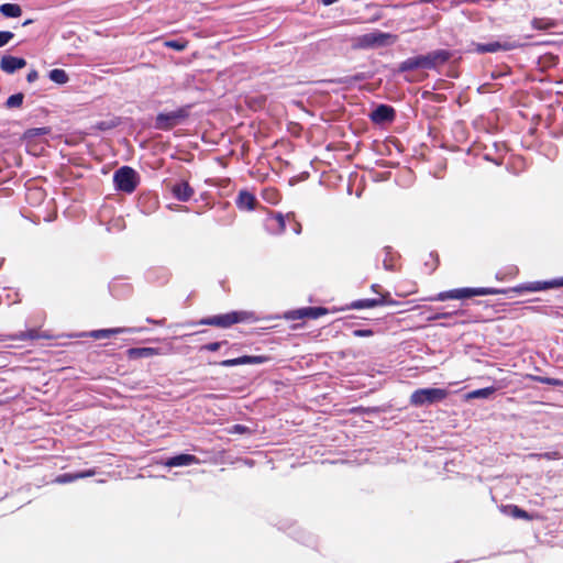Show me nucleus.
Here are the masks:
<instances>
[{"mask_svg": "<svg viewBox=\"0 0 563 563\" xmlns=\"http://www.w3.org/2000/svg\"><path fill=\"white\" fill-rule=\"evenodd\" d=\"M95 474H96V472L93 470H89L86 472H79V473H75V474H62V475L57 476L54 479V482L57 484H67V483L77 481L79 478L93 476Z\"/></svg>", "mask_w": 563, "mask_h": 563, "instance_id": "obj_12", "label": "nucleus"}, {"mask_svg": "<svg viewBox=\"0 0 563 563\" xmlns=\"http://www.w3.org/2000/svg\"><path fill=\"white\" fill-rule=\"evenodd\" d=\"M449 391L443 388H421L415 390L410 396V404L416 407L432 405L445 399Z\"/></svg>", "mask_w": 563, "mask_h": 563, "instance_id": "obj_2", "label": "nucleus"}, {"mask_svg": "<svg viewBox=\"0 0 563 563\" xmlns=\"http://www.w3.org/2000/svg\"><path fill=\"white\" fill-rule=\"evenodd\" d=\"M196 462H197V457L195 455L180 454V455L170 457L169 460H167V462L165 464H166V466L174 467V466L190 465Z\"/></svg>", "mask_w": 563, "mask_h": 563, "instance_id": "obj_13", "label": "nucleus"}, {"mask_svg": "<svg viewBox=\"0 0 563 563\" xmlns=\"http://www.w3.org/2000/svg\"><path fill=\"white\" fill-rule=\"evenodd\" d=\"M495 391H496L495 387H486V388H482V389H476V390L467 393L465 395V399L471 400V399H476V398H488Z\"/></svg>", "mask_w": 563, "mask_h": 563, "instance_id": "obj_19", "label": "nucleus"}, {"mask_svg": "<svg viewBox=\"0 0 563 563\" xmlns=\"http://www.w3.org/2000/svg\"><path fill=\"white\" fill-rule=\"evenodd\" d=\"M172 191L175 197L181 201L189 200L194 195V189L186 181L174 185Z\"/></svg>", "mask_w": 563, "mask_h": 563, "instance_id": "obj_11", "label": "nucleus"}, {"mask_svg": "<svg viewBox=\"0 0 563 563\" xmlns=\"http://www.w3.org/2000/svg\"><path fill=\"white\" fill-rule=\"evenodd\" d=\"M376 287H377V285H373V286H372V289H373L374 291H376Z\"/></svg>", "mask_w": 563, "mask_h": 563, "instance_id": "obj_40", "label": "nucleus"}, {"mask_svg": "<svg viewBox=\"0 0 563 563\" xmlns=\"http://www.w3.org/2000/svg\"><path fill=\"white\" fill-rule=\"evenodd\" d=\"M23 98L22 93L12 95L7 99L5 104L8 108H18L22 104Z\"/></svg>", "mask_w": 563, "mask_h": 563, "instance_id": "obj_23", "label": "nucleus"}, {"mask_svg": "<svg viewBox=\"0 0 563 563\" xmlns=\"http://www.w3.org/2000/svg\"><path fill=\"white\" fill-rule=\"evenodd\" d=\"M540 456L544 457L547 460H552V459H556L558 457V453H544V454H542Z\"/></svg>", "mask_w": 563, "mask_h": 563, "instance_id": "obj_34", "label": "nucleus"}, {"mask_svg": "<svg viewBox=\"0 0 563 563\" xmlns=\"http://www.w3.org/2000/svg\"><path fill=\"white\" fill-rule=\"evenodd\" d=\"M325 312L327 310L323 308H306L302 310V316L316 319Z\"/></svg>", "mask_w": 563, "mask_h": 563, "instance_id": "obj_24", "label": "nucleus"}, {"mask_svg": "<svg viewBox=\"0 0 563 563\" xmlns=\"http://www.w3.org/2000/svg\"><path fill=\"white\" fill-rule=\"evenodd\" d=\"M26 60L21 57L5 55L0 60V68L7 74H13L15 70L25 67Z\"/></svg>", "mask_w": 563, "mask_h": 563, "instance_id": "obj_8", "label": "nucleus"}, {"mask_svg": "<svg viewBox=\"0 0 563 563\" xmlns=\"http://www.w3.org/2000/svg\"><path fill=\"white\" fill-rule=\"evenodd\" d=\"M397 41V35L390 33H384L379 31L371 32L362 35L358 38L361 47H383L388 46Z\"/></svg>", "mask_w": 563, "mask_h": 563, "instance_id": "obj_5", "label": "nucleus"}, {"mask_svg": "<svg viewBox=\"0 0 563 563\" xmlns=\"http://www.w3.org/2000/svg\"><path fill=\"white\" fill-rule=\"evenodd\" d=\"M221 345H222V342H212V343H208V344L203 345L201 347V350L214 352V351H218L221 347Z\"/></svg>", "mask_w": 563, "mask_h": 563, "instance_id": "obj_29", "label": "nucleus"}, {"mask_svg": "<svg viewBox=\"0 0 563 563\" xmlns=\"http://www.w3.org/2000/svg\"><path fill=\"white\" fill-rule=\"evenodd\" d=\"M233 431L238 432V433H242V432L245 431V427L236 424V426L233 427Z\"/></svg>", "mask_w": 563, "mask_h": 563, "instance_id": "obj_35", "label": "nucleus"}, {"mask_svg": "<svg viewBox=\"0 0 563 563\" xmlns=\"http://www.w3.org/2000/svg\"><path fill=\"white\" fill-rule=\"evenodd\" d=\"M31 23H32V20H26V21L23 22V25L25 26V25H29Z\"/></svg>", "mask_w": 563, "mask_h": 563, "instance_id": "obj_38", "label": "nucleus"}, {"mask_svg": "<svg viewBox=\"0 0 563 563\" xmlns=\"http://www.w3.org/2000/svg\"><path fill=\"white\" fill-rule=\"evenodd\" d=\"M37 78H38V74H37V71H36V70H31V71L27 74V77H26V79H27V81H29V82H33V81H35Z\"/></svg>", "mask_w": 563, "mask_h": 563, "instance_id": "obj_33", "label": "nucleus"}, {"mask_svg": "<svg viewBox=\"0 0 563 563\" xmlns=\"http://www.w3.org/2000/svg\"><path fill=\"white\" fill-rule=\"evenodd\" d=\"M353 333L355 336H369L373 334L371 330H355Z\"/></svg>", "mask_w": 563, "mask_h": 563, "instance_id": "obj_32", "label": "nucleus"}, {"mask_svg": "<svg viewBox=\"0 0 563 563\" xmlns=\"http://www.w3.org/2000/svg\"><path fill=\"white\" fill-rule=\"evenodd\" d=\"M450 58V53L444 49L431 52L427 55L410 57L399 65V71H408L416 68H434L444 64Z\"/></svg>", "mask_w": 563, "mask_h": 563, "instance_id": "obj_1", "label": "nucleus"}, {"mask_svg": "<svg viewBox=\"0 0 563 563\" xmlns=\"http://www.w3.org/2000/svg\"><path fill=\"white\" fill-rule=\"evenodd\" d=\"M422 2H430L431 0H421Z\"/></svg>", "mask_w": 563, "mask_h": 563, "instance_id": "obj_41", "label": "nucleus"}, {"mask_svg": "<svg viewBox=\"0 0 563 563\" xmlns=\"http://www.w3.org/2000/svg\"><path fill=\"white\" fill-rule=\"evenodd\" d=\"M131 353H132V354L140 355V356L150 355V354H152V349H136V350H131Z\"/></svg>", "mask_w": 563, "mask_h": 563, "instance_id": "obj_31", "label": "nucleus"}, {"mask_svg": "<svg viewBox=\"0 0 563 563\" xmlns=\"http://www.w3.org/2000/svg\"><path fill=\"white\" fill-rule=\"evenodd\" d=\"M394 114L393 108L382 104L372 112L371 118L375 122H385L393 120Z\"/></svg>", "mask_w": 563, "mask_h": 563, "instance_id": "obj_10", "label": "nucleus"}, {"mask_svg": "<svg viewBox=\"0 0 563 563\" xmlns=\"http://www.w3.org/2000/svg\"><path fill=\"white\" fill-rule=\"evenodd\" d=\"M124 332H131V329L126 328H113V329H102V330H95L90 333V336L100 340V339H107L111 335L124 333Z\"/></svg>", "mask_w": 563, "mask_h": 563, "instance_id": "obj_15", "label": "nucleus"}, {"mask_svg": "<svg viewBox=\"0 0 563 563\" xmlns=\"http://www.w3.org/2000/svg\"><path fill=\"white\" fill-rule=\"evenodd\" d=\"M512 45L510 44H501L499 42H493L488 44H478L476 51L479 53H494L500 49L508 51L511 49Z\"/></svg>", "mask_w": 563, "mask_h": 563, "instance_id": "obj_16", "label": "nucleus"}, {"mask_svg": "<svg viewBox=\"0 0 563 563\" xmlns=\"http://www.w3.org/2000/svg\"><path fill=\"white\" fill-rule=\"evenodd\" d=\"M495 294H498V291L493 288H460L440 292L437 297L432 298V300L444 301L448 299H465L474 296H487Z\"/></svg>", "mask_w": 563, "mask_h": 563, "instance_id": "obj_3", "label": "nucleus"}, {"mask_svg": "<svg viewBox=\"0 0 563 563\" xmlns=\"http://www.w3.org/2000/svg\"><path fill=\"white\" fill-rule=\"evenodd\" d=\"M46 133H47V130L45 128H37V129H31V130L26 131L25 136L32 137V136H36L40 134H46Z\"/></svg>", "mask_w": 563, "mask_h": 563, "instance_id": "obj_28", "label": "nucleus"}, {"mask_svg": "<svg viewBox=\"0 0 563 563\" xmlns=\"http://www.w3.org/2000/svg\"><path fill=\"white\" fill-rule=\"evenodd\" d=\"M277 221H278V223H279V225H280V229H282V230H284V228H285V221H284V217H283L282 214H278V216H277Z\"/></svg>", "mask_w": 563, "mask_h": 563, "instance_id": "obj_36", "label": "nucleus"}, {"mask_svg": "<svg viewBox=\"0 0 563 563\" xmlns=\"http://www.w3.org/2000/svg\"><path fill=\"white\" fill-rule=\"evenodd\" d=\"M247 318L246 312H230L220 316L201 319L198 324L213 325L219 328H228L232 324L244 321Z\"/></svg>", "mask_w": 563, "mask_h": 563, "instance_id": "obj_6", "label": "nucleus"}, {"mask_svg": "<svg viewBox=\"0 0 563 563\" xmlns=\"http://www.w3.org/2000/svg\"><path fill=\"white\" fill-rule=\"evenodd\" d=\"M136 179V173L128 166L119 168L113 176L117 188L125 192H132L135 189Z\"/></svg>", "mask_w": 563, "mask_h": 563, "instance_id": "obj_7", "label": "nucleus"}, {"mask_svg": "<svg viewBox=\"0 0 563 563\" xmlns=\"http://www.w3.org/2000/svg\"><path fill=\"white\" fill-rule=\"evenodd\" d=\"M188 117V108H179L170 112L158 113L155 121V128L159 130H170L183 122Z\"/></svg>", "mask_w": 563, "mask_h": 563, "instance_id": "obj_4", "label": "nucleus"}, {"mask_svg": "<svg viewBox=\"0 0 563 563\" xmlns=\"http://www.w3.org/2000/svg\"><path fill=\"white\" fill-rule=\"evenodd\" d=\"M561 286H563V278L554 279V280H551V282H544V283L538 282L532 287H530L529 289L533 290V291H537V290H543V289H547V288L561 287Z\"/></svg>", "mask_w": 563, "mask_h": 563, "instance_id": "obj_21", "label": "nucleus"}, {"mask_svg": "<svg viewBox=\"0 0 563 563\" xmlns=\"http://www.w3.org/2000/svg\"><path fill=\"white\" fill-rule=\"evenodd\" d=\"M510 515L514 518L525 519V520H531L532 516L528 514L526 510L519 508L518 506H510Z\"/></svg>", "mask_w": 563, "mask_h": 563, "instance_id": "obj_22", "label": "nucleus"}, {"mask_svg": "<svg viewBox=\"0 0 563 563\" xmlns=\"http://www.w3.org/2000/svg\"><path fill=\"white\" fill-rule=\"evenodd\" d=\"M48 77L52 81L58 85H64L69 80L67 73L59 68L52 69L48 74Z\"/></svg>", "mask_w": 563, "mask_h": 563, "instance_id": "obj_20", "label": "nucleus"}, {"mask_svg": "<svg viewBox=\"0 0 563 563\" xmlns=\"http://www.w3.org/2000/svg\"><path fill=\"white\" fill-rule=\"evenodd\" d=\"M0 13L7 18H18L22 14V9L15 3H3L0 5Z\"/></svg>", "mask_w": 563, "mask_h": 563, "instance_id": "obj_18", "label": "nucleus"}, {"mask_svg": "<svg viewBox=\"0 0 563 563\" xmlns=\"http://www.w3.org/2000/svg\"><path fill=\"white\" fill-rule=\"evenodd\" d=\"M255 202V197L247 191H241L236 200L238 207L243 210L254 209Z\"/></svg>", "mask_w": 563, "mask_h": 563, "instance_id": "obj_14", "label": "nucleus"}, {"mask_svg": "<svg viewBox=\"0 0 563 563\" xmlns=\"http://www.w3.org/2000/svg\"><path fill=\"white\" fill-rule=\"evenodd\" d=\"M33 194L36 195V196H41L42 195L41 191H35Z\"/></svg>", "mask_w": 563, "mask_h": 563, "instance_id": "obj_39", "label": "nucleus"}, {"mask_svg": "<svg viewBox=\"0 0 563 563\" xmlns=\"http://www.w3.org/2000/svg\"><path fill=\"white\" fill-rule=\"evenodd\" d=\"M165 45L176 51H184L186 48V43L179 41H167Z\"/></svg>", "mask_w": 563, "mask_h": 563, "instance_id": "obj_27", "label": "nucleus"}, {"mask_svg": "<svg viewBox=\"0 0 563 563\" xmlns=\"http://www.w3.org/2000/svg\"><path fill=\"white\" fill-rule=\"evenodd\" d=\"M532 25H533L534 29L545 30V29L552 26L553 23L550 22V21H547V20H542V19H534L532 21Z\"/></svg>", "mask_w": 563, "mask_h": 563, "instance_id": "obj_26", "label": "nucleus"}, {"mask_svg": "<svg viewBox=\"0 0 563 563\" xmlns=\"http://www.w3.org/2000/svg\"><path fill=\"white\" fill-rule=\"evenodd\" d=\"M266 361V357L264 356H241L238 358H230L224 360L220 363L223 367H232L236 365H244V364H261Z\"/></svg>", "mask_w": 563, "mask_h": 563, "instance_id": "obj_9", "label": "nucleus"}, {"mask_svg": "<svg viewBox=\"0 0 563 563\" xmlns=\"http://www.w3.org/2000/svg\"><path fill=\"white\" fill-rule=\"evenodd\" d=\"M538 380L541 382V383H544V384L553 385V386H561L562 385V382H560L559 379H555V378H542V377H539Z\"/></svg>", "mask_w": 563, "mask_h": 563, "instance_id": "obj_30", "label": "nucleus"}, {"mask_svg": "<svg viewBox=\"0 0 563 563\" xmlns=\"http://www.w3.org/2000/svg\"><path fill=\"white\" fill-rule=\"evenodd\" d=\"M14 37V34L10 31H0V47H3L9 44V42Z\"/></svg>", "mask_w": 563, "mask_h": 563, "instance_id": "obj_25", "label": "nucleus"}, {"mask_svg": "<svg viewBox=\"0 0 563 563\" xmlns=\"http://www.w3.org/2000/svg\"><path fill=\"white\" fill-rule=\"evenodd\" d=\"M338 0H321L322 4L324 5H331L335 3Z\"/></svg>", "mask_w": 563, "mask_h": 563, "instance_id": "obj_37", "label": "nucleus"}, {"mask_svg": "<svg viewBox=\"0 0 563 563\" xmlns=\"http://www.w3.org/2000/svg\"><path fill=\"white\" fill-rule=\"evenodd\" d=\"M384 303H390V301H388L386 299V297H383V298H379V299H362V300L355 301L352 305V307L355 308V309L374 308V307H377V306H380V305H384Z\"/></svg>", "mask_w": 563, "mask_h": 563, "instance_id": "obj_17", "label": "nucleus"}]
</instances>
